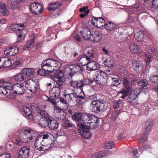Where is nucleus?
Instances as JSON below:
<instances>
[{"instance_id": "obj_1", "label": "nucleus", "mask_w": 158, "mask_h": 158, "mask_svg": "<svg viewBox=\"0 0 158 158\" xmlns=\"http://www.w3.org/2000/svg\"><path fill=\"white\" fill-rule=\"evenodd\" d=\"M83 69L77 65H72L66 68L65 71L68 72V75L65 76H61L62 73H60L59 71H57L54 73L55 75L53 77V79L56 83L55 89H56V93L59 94L60 92V87L62 85L63 82H65V79H71L74 75L76 73L82 71Z\"/></svg>"}, {"instance_id": "obj_2", "label": "nucleus", "mask_w": 158, "mask_h": 158, "mask_svg": "<svg viewBox=\"0 0 158 158\" xmlns=\"http://www.w3.org/2000/svg\"><path fill=\"white\" fill-rule=\"evenodd\" d=\"M82 121L83 123H79L77 124L79 128H96L100 126L99 118L91 114H83Z\"/></svg>"}, {"instance_id": "obj_3", "label": "nucleus", "mask_w": 158, "mask_h": 158, "mask_svg": "<svg viewBox=\"0 0 158 158\" xmlns=\"http://www.w3.org/2000/svg\"><path fill=\"white\" fill-rule=\"evenodd\" d=\"M61 65L60 62L53 59H48L43 61L41 64V67L50 74L53 73V75L51 76L53 79V77L55 75L54 73L56 71L60 70L59 73H61V71L58 70Z\"/></svg>"}, {"instance_id": "obj_4", "label": "nucleus", "mask_w": 158, "mask_h": 158, "mask_svg": "<svg viewBox=\"0 0 158 158\" xmlns=\"http://www.w3.org/2000/svg\"><path fill=\"white\" fill-rule=\"evenodd\" d=\"M81 36L85 40H89L93 42H98L100 41L102 36L98 31L92 33L89 29L84 28L80 31Z\"/></svg>"}, {"instance_id": "obj_5", "label": "nucleus", "mask_w": 158, "mask_h": 158, "mask_svg": "<svg viewBox=\"0 0 158 158\" xmlns=\"http://www.w3.org/2000/svg\"><path fill=\"white\" fill-rule=\"evenodd\" d=\"M106 102L102 99L92 101L90 106L91 111L95 113H98L102 111L106 106Z\"/></svg>"}, {"instance_id": "obj_6", "label": "nucleus", "mask_w": 158, "mask_h": 158, "mask_svg": "<svg viewBox=\"0 0 158 158\" xmlns=\"http://www.w3.org/2000/svg\"><path fill=\"white\" fill-rule=\"evenodd\" d=\"M50 135L51 134L47 133H42L37 136L34 143L35 147L37 150L39 151L42 147V144L44 141H46Z\"/></svg>"}, {"instance_id": "obj_7", "label": "nucleus", "mask_w": 158, "mask_h": 158, "mask_svg": "<svg viewBox=\"0 0 158 158\" xmlns=\"http://www.w3.org/2000/svg\"><path fill=\"white\" fill-rule=\"evenodd\" d=\"M61 5V3L57 2L50 4L48 7V10L51 12V17L52 18H54L59 15L60 13V10L59 8Z\"/></svg>"}, {"instance_id": "obj_8", "label": "nucleus", "mask_w": 158, "mask_h": 158, "mask_svg": "<svg viewBox=\"0 0 158 158\" xmlns=\"http://www.w3.org/2000/svg\"><path fill=\"white\" fill-rule=\"evenodd\" d=\"M25 86L28 90L32 93H35L39 88V83L33 79H27L24 81Z\"/></svg>"}, {"instance_id": "obj_9", "label": "nucleus", "mask_w": 158, "mask_h": 158, "mask_svg": "<svg viewBox=\"0 0 158 158\" xmlns=\"http://www.w3.org/2000/svg\"><path fill=\"white\" fill-rule=\"evenodd\" d=\"M66 113L62 110L57 113L56 116V118L59 120L64 121V122L62 123L63 127H74L75 125L70 123L69 120H65L66 118Z\"/></svg>"}, {"instance_id": "obj_10", "label": "nucleus", "mask_w": 158, "mask_h": 158, "mask_svg": "<svg viewBox=\"0 0 158 158\" xmlns=\"http://www.w3.org/2000/svg\"><path fill=\"white\" fill-rule=\"evenodd\" d=\"M29 10L33 15H38L43 11L42 6L36 2H31L29 5Z\"/></svg>"}, {"instance_id": "obj_11", "label": "nucleus", "mask_w": 158, "mask_h": 158, "mask_svg": "<svg viewBox=\"0 0 158 158\" xmlns=\"http://www.w3.org/2000/svg\"><path fill=\"white\" fill-rule=\"evenodd\" d=\"M23 136L26 137L28 142L30 140L36 139L39 135L38 133L31 129H24L23 132Z\"/></svg>"}, {"instance_id": "obj_12", "label": "nucleus", "mask_w": 158, "mask_h": 158, "mask_svg": "<svg viewBox=\"0 0 158 158\" xmlns=\"http://www.w3.org/2000/svg\"><path fill=\"white\" fill-rule=\"evenodd\" d=\"M26 89L23 85L19 83L14 84L12 86V92L18 95H22L25 92Z\"/></svg>"}, {"instance_id": "obj_13", "label": "nucleus", "mask_w": 158, "mask_h": 158, "mask_svg": "<svg viewBox=\"0 0 158 158\" xmlns=\"http://www.w3.org/2000/svg\"><path fill=\"white\" fill-rule=\"evenodd\" d=\"M73 93H69L65 91L63 93V97L60 98V101L63 104H67L68 102L73 101Z\"/></svg>"}, {"instance_id": "obj_14", "label": "nucleus", "mask_w": 158, "mask_h": 158, "mask_svg": "<svg viewBox=\"0 0 158 158\" xmlns=\"http://www.w3.org/2000/svg\"><path fill=\"white\" fill-rule=\"evenodd\" d=\"M19 48L17 46H12L7 48L4 52L5 55L8 56L15 55L19 52Z\"/></svg>"}, {"instance_id": "obj_15", "label": "nucleus", "mask_w": 158, "mask_h": 158, "mask_svg": "<svg viewBox=\"0 0 158 158\" xmlns=\"http://www.w3.org/2000/svg\"><path fill=\"white\" fill-rule=\"evenodd\" d=\"M30 148L27 146H24L19 149L18 152V158H28Z\"/></svg>"}, {"instance_id": "obj_16", "label": "nucleus", "mask_w": 158, "mask_h": 158, "mask_svg": "<svg viewBox=\"0 0 158 158\" xmlns=\"http://www.w3.org/2000/svg\"><path fill=\"white\" fill-rule=\"evenodd\" d=\"M92 20L93 24L98 28L103 27L106 24L105 19L101 17H93L92 18Z\"/></svg>"}, {"instance_id": "obj_17", "label": "nucleus", "mask_w": 158, "mask_h": 158, "mask_svg": "<svg viewBox=\"0 0 158 158\" xmlns=\"http://www.w3.org/2000/svg\"><path fill=\"white\" fill-rule=\"evenodd\" d=\"M22 110L24 112L23 115L27 119L30 121H32L34 120L33 116L32 114L31 110L27 106H24L23 107Z\"/></svg>"}, {"instance_id": "obj_18", "label": "nucleus", "mask_w": 158, "mask_h": 158, "mask_svg": "<svg viewBox=\"0 0 158 158\" xmlns=\"http://www.w3.org/2000/svg\"><path fill=\"white\" fill-rule=\"evenodd\" d=\"M22 71V74L25 76L26 79L27 78H31L34 76L35 70L34 69L25 68Z\"/></svg>"}, {"instance_id": "obj_19", "label": "nucleus", "mask_w": 158, "mask_h": 158, "mask_svg": "<svg viewBox=\"0 0 158 158\" xmlns=\"http://www.w3.org/2000/svg\"><path fill=\"white\" fill-rule=\"evenodd\" d=\"M80 90L81 91L79 94H77L75 92L73 93V102L76 101L77 103H79L85 98V95L83 91V89Z\"/></svg>"}, {"instance_id": "obj_20", "label": "nucleus", "mask_w": 158, "mask_h": 158, "mask_svg": "<svg viewBox=\"0 0 158 158\" xmlns=\"http://www.w3.org/2000/svg\"><path fill=\"white\" fill-rule=\"evenodd\" d=\"M88 57H86V54H84L80 55L76 60V61L82 66H84L87 65L89 62V60H88Z\"/></svg>"}, {"instance_id": "obj_21", "label": "nucleus", "mask_w": 158, "mask_h": 158, "mask_svg": "<svg viewBox=\"0 0 158 158\" xmlns=\"http://www.w3.org/2000/svg\"><path fill=\"white\" fill-rule=\"evenodd\" d=\"M25 26L22 24L14 23L12 24L10 27V29L14 31L16 34H18V33L20 31H22L23 30Z\"/></svg>"}, {"instance_id": "obj_22", "label": "nucleus", "mask_w": 158, "mask_h": 158, "mask_svg": "<svg viewBox=\"0 0 158 158\" xmlns=\"http://www.w3.org/2000/svg\"><path fill=\"white\" fill-rule=\"evenodd\" d=\"M150 131V129H143L141 137L138 140V143H139L143 144L146 142L148 139L147 136L149 133Z\"/></svg>"}, {"instance_id": "obj_23", "label": "nucleus", "mask_w": 158, "mask_h": 158, "mask_svg": "<svg viewBox=\"0 0 158 158\" xmlns=\"http://www.w3.org/2000/svg\"><path fill=\"white\" fill-rule=\"evenodd\" d=\"M87 69L89 71H92L98 69L99 68V64L95 61L89 62L87 64Z\"/></svg>"}, {"instance_id": "obj_24", "label": "nucleus", "mask_w": 158, "mask_h": 158, "mask_svg": "<svg viewBox=\"0 0 158 158\" xmlns=\"http://www.w3.org/2000/svg\"><path fill=\"white\" fill-rule=\"evenodd\" d=\"M47 121V125L49 128H57L59 124L57 121L51 117Z\"/></svg>"}, {"instance_id": "obj_25", "label": "nucleus", "mask_w": 158, "mask_h": 158, "mask_svg": "<svg viewBox=\"0 0 158 158\" xmlns=\"http://www.w3.org/2000/svg\"><path fill=\"white\" fill-rule=\"evenodd\" d=\"M67 79L70 80L69 82L70 83V85L72 87L76 88H80V89L81 90L83 89L82 81L77 80L74 81L73 80L72 78L71 79H65V81Z\"/></svg>"}, {"instance_id": "obj_26", "label": "nucleus", "mask_w": 158, "mask_h": 158, "mask_svg": "<svg viewBox=\"0 0 158 158\" xmlns=\"http://www.w3.org/2000/svg\"><path fill=\"white\" fill-rule=\"evenodd\" d=\"M129 50L131 52L137 54L140 53L142 51L141 49L135 43L132 44L130 45Z\"/></svg>"}, {"instance_id": "obj_27", "label": "nucleus", "mask_w": 158, "mask_h": 158, "mask_svg": "<svg viewBox=\"0 0 158 158\" xmlns=\"http://www.w3.org/2000/svg\"><path fill=\"white\" fill-rule=\"evenodd\" d=\"M132 68L137 72L141 71L143 67L140 61L134 60L132 61Z\"/></svg>"}, {"instance_id": "obj_28", "label": "nucleus", "mask_w": 158, "mask_h": 158, "mask_svg": "<svg viewBox=\"0 0 158 158\" xmlns=\"http://www.w3.org/2000/svg\"><path fill=\"white\" fill-rule=\"evenodd\" d=\"M86 129H77L78 132L82 137L85 139H88L91 136V133ZM89 130V129H88Z\"/></svg>"}, {"instance_id": "obj_29", "label": "nucleus", "mask_w": 158, "mask_h": 158, "mask_svg": "<svg viewBox=\"0 0 158 158\" xmlns=\"http://www.w3.org/2000/svg\"><path fill=\"white\" fill-rule=\"evenodd\" d=\"M35 35L33 34L31 36V39L29 40H27L25 44L23 47V50H26L27 49L30 48L35 42Z\"/></svg>"}, {"instance_id": "obj_30", "label": "nucleus", "mask_w": 158, "mask_h": 158, "mask_svg": "<svg viewBox=\"0 0 158 158\" xmlns=\"http://www.w3.org/2000/svg\"><path fill=\"white\" fill-rule=\"evenodd\" d=\"M46 141H44L42 144V147L39 151H44L48 150L53 146L54 144V142L51 141V143H48L46 142Z\"/></svg>"}, {"instance_id": "obj_31", "label": "nucleus", "mask_w": 158, "mask_h": 158, "mask_svg": "<svg viewBox=\"0 0 158 158\" xmlns=\"http://www.w3.org/2000/svg\"><path fill=\"white\" fill-rule=\"evenodd\" d=\"M12 78L13 79L17 81H22L26 79L25 76L22 74V71L20 73L13 76Z\"/></svg>"}, {"instance_id": "obj_32", "label": "nucleus", "mask_w": 158, "mask_h": 158, "mask_svg": "<svg viewBox=\"0 0 158 158\" xmlns=\"http://www.w3.org/2000/svg\"><path fill=\"white\" fill-rule=\"evenodd\" d=\"M104 64L107 66L112 67L115 64L114 60L110 57L107 58L104 60Z\"/></svg>"}, {"instance_id": "obj_33", "label": "nucleus", "mask_w": 158, "mask_h": 158, "mask_svg": "<svg viewBox=\"0 0 158 158\" xmlns=\"http://www.w3.org/2000/svg\"><path fill=\"white\" fill-rule=\"evenodd\" d=\"M96 78H94V81L100 85L104 84L106 82L107 79L101 77L99 75H96Z\"/></svg>"}, {"instance_id": "obj_34", "label": "nucleus", "mask_w": 158, "mask_h": 158, "mask_svg": "<svg viewBox=\"0 0 158 158\" xmlns=\"http://www.w3.org/2000/svg\"><path fill=\"white\" fill-rule=\"evenodd\" d=\"M23 134H22V135L20 136V137L19 139H16L15 143L18 145H21L23 143H26L28 142L26 137L23 136Z\"/></svg>"}, {"instance_id": "obj_35", "label": "nucleus", "mask_w": 158, "mask_h": 158, "mask_svg": "<svg viewBox=\"0 0 158 158\" xmlns=\"http://www.w3.org/2000/svg\"><path fill=\"white\" fill-rule=\"evenodd\" d=\"M105 23V28L108 31H112L115 28V24L110 21H107Z\"/></svg>"}, {"instance_id": "obj_36", "label": "nucleus", "mask_w": 158, "mask_h": 158, "mask_svg": "<svg viewBox=\"0 0 158 158\" xmlns=\"http://www.w3.org/2000/svg\"><path fill=\"white\" fill-rule=\"evenodd\" d=\"M123 84L124 86L127 89L130 88V79L127 77L123 78Z\"/></svg>"}, {"instance_id": "obj_37", "label": "nucleus", "mask_w": 158, "mask_h": 158, "mask_svg": "<svg viewBox=\"0 0 158 158\" xmlns=\"http://www.w3.org/2000/svg\"><path fill=\"white\" fill-rule=\"evenodd\" d=\"M141 9V6L138 4H135L133 8V13L134 14H135V17H137L138 14H140Z\"/></svg>"}, {"instance_id": "obj_38", "label": "nucleus", "mask_w": 158, "mask_h": 158, "mask_svg": "<svg viewBox=\"0 0 158 158\" xmlns=\"http://www.w3.org/2000/svg\"><path fill=\"white\" fill-rule=\"evenodd\" d=\"M1 60V62H4V63L3 68L8 67L11 64V60L6 57H4V59H2Z\"/></svg>"}, {"instance_id": "obj_39", "label": "nucleus", "mask_w": 158, "mask_h": 158, "mask_svg": "<svg viewBox=\"0 0 158 158\" xmlns=\"http://www.w3.org/2000/svg\"><path fill=\"white\" fill-rule=\"evenodd\" d=\"M82 115L81 113L74 112V114L72 115V118L75 121L79 122L82 120Z\"/></svg>"}, {"instance_id": "obj_40", "label": "nucleus", "mask_w": 158, "mask_h": 158, "mask_svg": "<svg viewBox=\"0 0 158 158\" xmlns=\"http://www.w3.org/2000/svg\"><path fill=\"white\" fill-rule=\"evenodd\" d=\"M129 94V91L126 89H122L118 93V95L120 97L123 98V99L125 98V97H127Z\"/></svg>"}, {"instance_id": "obj_41", "label": "nucleus", "mask_w": 158, "mask_h": 158, "mask_svg": "<svg viewBox=\"0 0 158 158\" xmlns=\"http://www.w3.org/2000/svg\"><path fill=\"white\" fill-rule=\"evenodd\" d=\"M39 112V114L41 116V118H44L47 121L50 118L48 114L46 111L44 110H38Z\"/></svg>"}, {"instance_id": "obj_42", "label": "nucleus", "mask_w": 158, "mask_h": 158, "mask_svg": "<svg viewBox=\"0 0 158 158\" xmlns=\"http://www.w3.org/2000/svg\"><path fill=\"white\" fill-rule=\"evenodd\" d=\"M138 85L141 87V88L144 89L148 85V83L146 79H141L138 81Z\"/></svg>"}, {"instance_id": "obj_43", "label": "nucleus", "mask_w": 158, "mask_h": 158, "mask_svg": "<svg viewBox=\"0 0 158 158\" xmlns=\"http://www.w3.org/2000/svg\"><path fill=\"white\" fill-rule=\"evenodd\" d=\"M0 12L4 16H6L8 15V11L6 9L5 5L4 3L0 6Z\"/></svg>"}, {"instance_id": "obj_44", "label": "nucleus", "mask_w": 158, "mask_h": 158, "mask_svg": "<svg viewBox=\"0 0 158 158\" xmlns=\"http://www.w3.org/2000/svg\"><path fill=\"white\" fill-rule=\"evenodd\" d=\"M135 37L137 40L140 41L143 40L144 35L142 32L139 31L135 34Z\"/></svg>"}, {"instance_id": "obj_45", "label": "nucleus", "mask_w": 158, "mask_h": 158, "mask_svg": "<svg viewBox=\"0 0 158 158\" xmlns=\"http://www.w3.org/2000/svg\"><path fill=\"white\" fill-rule=\"evenodd\" d=\"M22 59L19 58H15L13 60V66L14 68L19 66L21 64Z\"/></svg>"}, {"instance_id": "obj_46", "label": "nucleus", "mask_w": 158, "mask_h": 158, "mask_svg": "<svg viewBox=\"0 0 158 158\" xmlns=\"http://www.w3.org/2000/svg\"><path fill=\"white\" fill-rule=\"evenodd\" d=\"M122 112L123 111H122L118 110L113 111L110 117L111 119L113 121H115L116 119L118 117V115Z\"/></svg>"}, {"instance_id": "obj_47", "label": "nucleus", "mask_w": 158, "mask_h": 158, "mask_svg": "<svg viewBox=\"0 0 158 158\" xmlns=\"http://www.w3.org/2000/svg\"><path fill=\"white\" fill-rule=\"evenodd\" d=\"M110 152L109 151L107 150H106L105 151H101L97 152V153L96 154H98V156L99 158H101L103 157L107 156L110 154Z\"/></svg>"}, {"instance_id": "obj_48", "label": "nucleus", "mask_w": 158, "mask_h": 158, "mask_svg": "<svg viewBox=\"0 0 158 158\" xmlns=\"http://www.w3.org/2000/svg\"><path fill=\"white\" fill-rule=\"evenodd\" d=\"M17 41L19 42H22L24 40L25 35L22 33V31H20L18 33Z\"/></svg>"}, {"instance_id": "obj_49", "label": "nucleus", "mask_w": 158, "mask_h": 158, "mask_svg": "<svg viewBox=\"0 0 158 158\" xmlns=\"http://www.w3.org/2000/svg\"><path fill=\"white\" fill-rule=\"evenodd\" d=\"M150 80L152 82L158 83V74H152L150 77Z\"/></svg>"}, {"instance_id": "obj_50", "label": "nucleus", "mask_w": 158, "mask_h": 158, "mask_svg": "<svg viewBox=\"0 0 158 158\" xmlns=\"http://www.w3.org/2000/svg\"><path fill=\"white\" fill-rule=\"evenodd\" d=\"M38 75L40 76H46L50 75H51L49 73L45 71L43 69L41 68V69L38 70L37 71Z\"/></svg>"}, {"instance_id": "obj_51", "label": "nucleus", "mask_w": 158, "mask_h": 158, "mask_svg": "<svg viewBox=\"0 0 158 158\" xmlns=\"http://www.w3.org/2000/svg\"><path fill=\"white\" fill-rule=\"evenodd\" d=\"M114 144V143L113 141L106 142L104 145V147L106 149H111L113 148Z\"/></svg>"}, {"instance_id": "obj_52", "label": "nucleus", "mask_w": 158, "mask_h": 158, "mask_svg": "<svg viewBox=\"0 0 158 158\" xmlns=\"http://www.w3.org/2000/svg\"><path fill=\"white\" fill-rule=\"evenodd\" d=\"M94 81L92 79H89V78H85L84 79L83 81H82V87L84 85H89L91 84H92Z\"/></svg>"}, {"instance_id": "obj_53", "label": "nucleus", "mask_w": 158, "mask_h": 158, "mask_svg": "<svg viewBox=\"0 0 158 158\" xmlns=\"http://www.w3.org/2000/svg\"><path fill=\"white\" fill-rule=\"evenodd\" d=\"M138 98L127 99L128 102L132 106H136L138 103Z\"/></svg>"}, {"instance_id": "obj_54", "label": "nucleus", "mask_w": 158, "mask_h": 158, "mask_svg": "<svg viewBox=\"0 0 158 158\" xmlns=\"http://www.w3.org/2000/svg\"><path fill=\"white\" fill-rule=\"evenodd\" d=\"M111 79L113 84V86H116L117 85L119 84V78L112 77Z\"/></svg>"}, {"instance_id": "obj_55", "label": "nucleus", "mask_w": 158, "mask_h": 158, "mask_svg": "<svg viewBox=\"0 0 158 158\" xmlns=\"http://www.w3.org/2000/svg\"><path fill=\"white\" fill-rule=\"evenodd\" d=\"M153 126V122L151 120H148L146 122L145 128H151Z\"/></svg>"}, {"instance_id": "obj_56", "label": "nucleus", "mask_w": 158, "mask_h": 158, "mask_svg": "<svg viewBox=\"0 0 158 158\" xmlns=\"http://www.w3.org/2000/svg\"><path fill=\"white\" fill-rule=\"evenodd\" d=\"M129 97L127 98V99L138 98L136 94H135V92L129 93Z\"/></svg>"}, {"instance_id": "obj_57", "label": "nucleus", "mask_w": 158, "mask_h": 158, "mask_svg": "<svg viewBox=\"0 0 158 158\" xmlns=\"http://www.w3.org/2000/svg\"><path fill=\"white\" fill-rule=\"evenodd\" d=\"M99 72V73L97 74V75H99L101 76V77L105 78L106 79H107L108 77L107 76L105 72L101 70L100 71H98Z\"/></svg>"}, {"instance_id": "obj_58", "label": "nucleus", "mask_w": 158, "mask_h": 158, "mask_svg": "<svg viewBox=\"0 0 158 158\" xmlns=\"http://www.w3.org/2000/svg\"><path fill=\"white\" fill-rule=\"evenodd\" d=\"M37 114L36 115L35 117H33L34 120L32 121V122L35 121L36 120H37L38 121H39L41 120V119H42V118H41V116L39 114V110L37 111ZM31 122H32V121Z\"/></svg>"}, {"instance_id": "obj_59", "label": "nucleus", "mask_w": 158, "mask_h": 158, "mask_svg": "<svg viewBox=\"0 0 158 158\" xmlns=\"http://www.w3.org/2000/svg\"><path fill=\"white\" fill-rule=\"evenodd\" d=\"M121 102V100L119 99L118 100L115 101L113 105V108L116 109L118 108L119 106L120 103Z\"/></svg>"}, {"instance_id": "obj_60", "label": "nucleus", "mask_w": 158, "mask_h": 158, "mask_svg": "<svg viewBox=\"0 0 158 158\" xmlns=\"http://www.w3.org/2000/svg\"><path fill=\"white\" fill-rule=\"evenodd\" d=\"M148 51L149 53L152 54L155 53L156 51L154 47H152L149 48Z\"/></svg>"}, {"instance_id": "obj_61", "label": "nucleus", "mask_w": 158, "mask_h": 158, "mask_svg": "<svg viewBox=\"0 0 158 158\" xmlns=\"http://www.w3.org/2000/svg\"><path fill=\"white\" fill-rule=\"evenodd\" d=\"M2 87L3 89H2L1 94H3L4 95L7 94V95H8V94H9V92L7 91V89L6 88L4 87L3 86Z\"/></svg>"}, {"instance_id": "obj_62", "label": "nucleus", "mask_w": 158, "mask_h": 158, "mask_svg": "<svg viewBox=\"0 0 158 158\" xmlns=\"http://www.w3.org/2000/svg\"><path fill=\"white\" fill-rule=\"evenodd\" d=\"M152 5L155 8L158 9V0H153L152 1Z\"/></svg>"}, {"instance_id": "obj_63", "label": "nucleus", "mask_w": 158, "mask_h": 158, "mask_svg": "<svg viewBox=\"0 0 158 158\" xmlns=\"http://www.w3.org/2000/svg\"><path fill=\"white\" fill-rule=\"evenodd\" d=\"M0 158H11V157L10 154L7 153L0 155Z\"/></svg>"}, {"instance_id": "obj_64", "label": "nucleus", "mask_w": 158, "mask_h": 158, "mask_svg": "<svg viewBox=\"0 0 158 158\" xmlns=\"http://www.w3.org/2000/svg\"><path fill=\"white\" fill-rule=\"evenodd\" d=\"M106 74L107 76L112 75L113 74V71L111 69H108L105 71Z\"/></svg>"}]
</instances>
